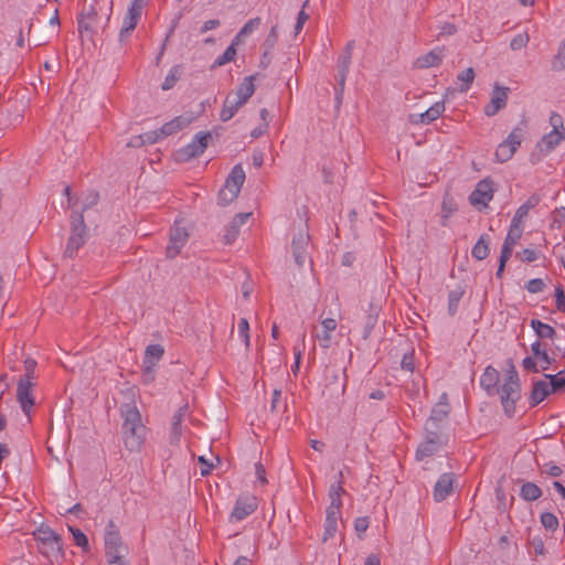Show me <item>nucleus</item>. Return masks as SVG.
<instances>
[{"instance_id": "obj_1", "label": "nucleus", "mask_w": 565, "mask_h": 565, "mask_svg": "<svg viewBox=\"0 0 565 565\" xmlns=\"http://www.w3.org/2000/svg\"><path fill=\"white\" fill-rule=\"evenodd\" d=\"M122 418L121 434L126 449L140 451L146 440V426L135 404L128 403L120 407Z\"/></svg>"}, {"instance_id": "obj_2", "label": "nucleus", "mask_w": 565, "mask_h": 565, "mask_svg": "<svg viewBox=\"0 0 565 565\" xmlns=\"http://www.w3.org/2000/svg\"><path fill=\"white\" fill-rule=\"evenodd\" d=\"M340 479L332 483L329 489L330 504L326 510V520L323 525L322 541L327 542L334 537L338 532L339 523L342 520V495L345 490L342 486V473H339Z\"/></svg>"}, {"instance_id": "obj_3", "label": "nucleus", "mask_w": 565, "mask_h": 565, "mask_svg": "<svg viewBox=\"0 0 565 565\" xmlns=\"http://www.w3.org/2000/svg\"><path fill=\"white\" fill-rule=\"evenodd\" d=\"M504 413L511 417L515 413V404L521 398V383L516 371L511 370L503 384L499 387L498 393Z\"/></svg>"}, {"instance_id": "obj_4", "label": "nucleus", "mask_w": 565, "mask_h": 565, "mask_svg": "<svg viewBox=\"0 0 565 565\" xmlns=\"http://www.w3.org/2000/svg\"><path fill=\"white\" fill-rule=\"evenodd\" d=\"M38 547L46 558L56 561L63 556L61 537L50 526L41 525L33 532Z\"/></svg>"}, {"instance_id": "obj_5", "label": "nucleus", "mask_w": 565, "mask_h": 565, "mask_svg": "<svg viewBox=\"0 0 565 565\" xmlns=\"http://www.w3.org/2000/svg\"><path fill=\"white\" fill-rule=\"evenodd\" d=\"M524 137V129L520 126L514 127L508 137L499 143L494 156L495 160L500 163L509 161L516 149L520 147Z\"/></svg>"}, {"instance_id": "obj_6", "label": "nucleus", "mask_w": 565, "mask_h": 565, "mask_svg": "<svg viewBox=\"0 0 565 565\" xmlns=\"http://www.w3.org/2000/svg\"><path fill=\"white\" fill-rule=\"evenodd\" d=\"M189 241V232L182 221L175 220L170 230L169 242L166 249L168 258H175L186 245Z\"/></svg>"}, {"instance_id": "obj_7", "label": "nucleus", "mask_w": 565, "mask_h": 565, "mask_svg": "<svg viewBox=\"0 0 565 565\" xmlns=\"http://www.w3.org/2000/svg\"><path fill=\"white\" fill-rule=\"evenodd\" d=\"M258 508V500L253 494L239 495L234 504V508L228 515L230 523H237L245 520L247 516L253 514Z\"/></svg>"}, {"instance_id": "obj_8", "label": "nucleus", "mask_w": 565, "mask_h": 565, "mask_svg": "<svg viewBox=\"0 0 565 565\" xmlns=\"http://www.w3.org/2000/svg\"><path fill=\"white\" fill-rule=\"evenodd\" d=\"M86 227L82 214L73 216L72 221V233L68 237L65 255L72 257L78 248L85 243Z\"/></svg>"}, {"instance_id": "obj_9", "label": "nucleus", "mask_w": 565, "mask_h": 565, "mask_svg": "<svg viewBox=\"0 0 565 565\" xmlns=\"http://www.w3.org/2000/svg\"><path fill=\"white\" fill-rule=\"evenodd\" d=\"M494 188L490 179L479 181L475 190L469 195V202L477 209L487 207L489 202L493 199Z\"/></svg>"}, {"instance_id": "obj_10", "label": "nucleus", "mask_w": 565, "mask_h": 565, "mask_svg": "<svg viewBox=\"0 0 565 565\" xmlns=\"http://www.w3.org/2000/svg\"><path fill=\"white\" fill-rule=\"evenodd\" d=\"M34 383L31 381L29 375H23L18 381L17 386V398L23 413L30 417L31 409L34 405V397L32 395V387Z\"/></svg>"}, {"instance_id": "obj_11", "label": "nucleus", "mask_w": 565, "mask_h": 565, "mask_svg": "<svg viewBox=\"0 0 565 565\" xmlns=\"http://www.w3.org/2000/svg\"><path fill=\"white\" fill-rule=\"evenodd\" d=\"M211 138V132H198L192 141L179 151V156L185 160L201 156L207 148Z\"/></svg>"}, {"instance_id": "obj_12", "label": "nucleus", "mask_w": 565, "mask_h": 565, "mask_svg": "<svg viewBox=\"0 0 565 565\" xmlns=\"http://www.w3.org/2000/svg\"><path fill=\"white\" fill-rule=\"evenodd\" d=\"M142 13V1L132 0L128 11L125 15L122 26L119 33L120 41H124L126 36L136 28Z\"/></svg>"}, {"instance_id": "obj_13", "label": "nucleus", "mask_w": 565, "mask_h": 565, "mask_svg": "<svg viewBox=\"0 0 565 565\" xmlns=\"http://www.w3.org/2000/svg\"><path fill=\"white\" fill-rule=\"evenodd\" d=\"M121 537L113 522L107 525L105 533V552L108 558L122 557L120 555Z\"/></svg>"}, {"instance_id": "obj_14", "label": "nucleus", "mask_w": 565, "mask_h": 565, "mask_svg": "<svg viewBox=\"0 0 565 565\" xmlns=\"http://www.w3.org/2000/svg\"><path fill=\"white\" fill-rule=\"evenodd\" d=\"M337 327L338 322L335 319L326 318L321 321V330L315 331L312 338L319 342L322 349H329L332 344V338Z\"/></svg>"}, {"instance_id": "obj_15", "label": "nucleus", "mask_w": 565, "mask_h": 565, "mask_svg": "<svg viewBox=\"0 0 565 565\" xmlns=\"http://www.w3.org/2000/svg\"><path fill=\"white\" fill-rule=\"evenodd\" d=\"M552 394L554 393L551 390L550 381L545 376L542 380L534 381L532 384V391L529 396L530 406H537Z\"/></svg>"}, {"instance_id": "obj_16", "label": "nucleus", "mask_w": 565, "mask_h": 565, "mask_svg": "<svg viewBox=\"0 0 565 565\" xmlns=\"http://www.w3.org/2000/svg\"><path fill=\"white\" fill-rule=\"evenodd\" d=\"M98 17H97V10L96 8L90 4L88 6L81 17L78 18V31L81 33L84 32H96L99 28Z\"/></svg>"}, {"instance_id": "obj_17", "label": "nucleus", "mask_w": 565, "mask_h": 565, "mask_svg": "<svg viewBox=\"0 0 565 565\" xmlns=\"http://www.w3.org/2000/svg\"><path fill=\"white\" fill-rule=\"evenodd\" d=\"M508 100V88L495 86L489 104L484 107V114L488 117L494 116L499 110L505 107Z\"/></svg>"}, {"instance_id": "obj_18", "label": "nucleus", "mask_w": 565, "mask_h": 565, "mask_svg": "<svg viewBox=\"0 0 565 565\" xmlns=\"http://www.w3.org/2000/svg\"><path fill=\"white\" fill-rule=\"evenodd\" d=\"M455 475L450 472L443 473L434 487V499L437 502L445 500L454 489Z\"/></svg>"}, {"instance_id": "obj_19", "label": "nucleus", "mask_w": 565, "mask_h": 565, "mask_svg": "<svg viewBox=\"0 0 565 565\" xmlns=\"http://www.w3.org/2000/svg\"><path fill=\"white\" fill-rule=\"evenodd\" d=\"M524 231V225L515 221H511L508 234L502 245L501 253L511 256L514 246L518 244Z\"/></svg>"}, {"instance_id": "obj_20", "label": "nucleus", "mask_w": 565, "mask_h": 565, "mask_svg": "<svg viewBox=\"0 0 565 565\" xmlns=\"http://www.w3.org/2000/svg\"><path fill=\"white\" fill-rule=\"evenodd\" d=\"M564 139L565 134L552 129L537 141L536 149L541 153L547 154L552 152Z\"/></svg>"}, {"instance_id": "obj_21", "label": "nucleus", "mask_w": 565, "mask_h": 565, "mask_svg": "<svg viewBox=\"0 0 565 565\" xmlns=\"http://www.w3.org/2000/svg\"><path fill=\"white\" fill-rule=\"evenodd\" d=\"M500 374L497 369L489 365L484 369L480 376V386L486 391L489 396L498 393V383Z\"/></svg>"}, {"instance_id": "obj_22", "label": "nucleus", "mask_w": 565, "mask_h": 565, "mask_svg": "<svg viewBox=\"0 0 565 565\" xmlns=\"http://www.w3.org/2000/svg\"><path fill=\"white\" fill-rule=\"evenodd\" d=\"M254 79L255 77L253 75L246 76L238 85L236 90L230 93L228 95L234 97V99L238 100L242 105H245L255 93Z\"/></svg>"}, {"instance_id": "obj_23", "label": "nucleus", "mask_w": 565, "mask_h": 565, "mask_svg": "<svg viewBox=\"0 0 565 565\" xmlns=\"http://www.w3.org/2000/svg\"><path fill=\"white\" fill-rule=\"evenodd\" d=\"M309 236L306 233H299L292 238V255L298 266H302L306 260V248L308 245Z\"/></svg>"}, {"instance_id": "obj_24", "label": "nucleus", "mask_w": 565, "mask_h": 565, "mask_svg": "<svg viewBox=\"0 0 565 565\" xmlns=\"http://www.w3.org/2000/svg\"><path fill=\"white\" fill-rule=\"evenodd\" d=\"M249 216V213H241L234 216L228 227L225 230L223 237L225 244H232L236 239L241 226L246 223Z\"/></svg>"}, {"instance_id": "obj_25", "label": "nucleus", "mask_w": 565, "mask_h": 565, "mask_svg": "<svg viewBox=\"0 0 565 565\" xmlns=\"http://www.w3.org/2000/svg\"><path fill=\"white\" fill-rule=\"evenodd\" d=\"M164 349L161 344H150L145 350L142 360L143 367L148 370L154 369L158 362L162 359Z\"/></svg>"}, {"instance_id": "obj_26", "label": "nucleus", "mask_w": 565, "mask_h": 565, "mask_svg": "<svg viewBox=\"0 0 565 565\" xmlns=\"http://www.w3.org/2000/svg\"><path fill=\"white\" fill-rule=\"evenodd\" d=\"M440 440L436 434H433L431 437H428L424 440L416 450V459L423 460L426 457L433 456L439 449Z\"/></svg>"}, {"instance_id": "obj_27", "label": "nucleus", "mask_w": 565, "mask_h": 565, "mask_svg": "<svg viewBox=\"0 0 565 565\" xmlns=\"http://www.w3.org/2000/svg\"><path fill=\"white\" fill-rule=\"evenodd\" d=\"M541 202V195L540 194H536V193H533L531 194L526 201L524 203H522L518 210L515 211V214L512 218V221H515L518 223H521L523 224L529 212L536 207Z\"/></svg>"}, {"instance_id": "obj_28", "label": "nucleus", "mask_w": 565, "mask_h": 565, "mask_svg": "<svg viewBox=\"0 0 565 565\" xmlns=\"http://www.w3.org/2000/svg\"><path fill=\"white\" fill-rule=\"evenodd\" d=\"M245 181V171L241 164H235L228 174L224 186L241 192Z\"/></svg>"}, {"instance_id": "obj_29", "label": "nucleus", "mask_w": 565, "mask_h": 565, "mask_svg": "<svg viewBox=\"0 0 565 565\" xmlns=\"http://www.w3.org/2000/svg\"><path fill=\"white\" fill-rule=\"evenodd\" d=\"M242 106L243 105L238 100H235L234 97L227 95L220 113V119L224 122L228 121L237 114Z\"/></svg>"}, {"instance_id": "obj_30", "label": "nucleus", "mask_w": 565, "mask_h": 565, "mask_svg": "<svg viewBox=\"0 0 565 565\" xmlns=\"http://www.w3.org/2000/svg\"><path fill=\"white\" fill-rule=\"evenodd\" d=\"M444 111L445 103L443 100L436 102L426 111L422 113L419 115V120H416L415 122L430 124L434 120L438 119Z\"/></svg>"}, {"instance_id": "obj_31", "label": "nucleus", "mask_w": 565, "mask_h": 565, "mask_svg": "<svg viewBox=\"0 0 565 565\" xmlns=\"http://www.w3.org/2000/svg\"><path fill=\"white\" fill-rule=\"evenodd\" d=\"M531 351L534 355V359L537 360L536 362L540 364V369L542 371L548 370L552 363V359L550 358L546 349L542 348V344L539 340L531 344Z\"/></svg>"}, {"instance_id": "obj_32", "label": "nucleus", "mask_w": 565, "mask_h": 565, "mask_svg": "<svg viewBox=\"0 0 565 565\" xmlns=\"http://www.w3.org/2000/svg\"><path fill=\"white\" fill-rule=\"evenodd\" d=\"M441 52L438 50H433L429 53L419 56L416 61V64L420 68H428L439 65L441 63Z\"/></svg>"}, {"instance_id": "obj_33", "label": "nucleus", "mask_w": 565, "mask_h": 565, "mask_svg": "<svg viewBox=\"0 0 565 565\" xmlns=\"http://www.w3.org/2000/svg\"><path fill=\"white\" fill-rule=\"evenodd\" d=\"M353 42L347 44L344 52L339 57L340 65V85H344L345 76L349 72V66L351 62Z\"/></svg>"}, {"instance_id": "obj_34", "label": "nucleus", "mask_w": 565, "mask_h": 565, "mask_svg": "<svg viewBox=\"0 0 565 565\" xmlns=\"http://www.w3.org/2000/svg\"><path fill=\"white\" fill-rule=\"evenodd\" d=\"M530 324H531L532 329L534 330L535 334L540 339H551L552 340L555 335L554 328L547 323L542 322L541 320L532 319Z\"/></svg>"}, {"instance_id": "obj_35", "label": "nucleus", "mask_w": 565, "mask_h": 565, "mask_svg": "<svg viewBox=\"0 0 565 565\" xmlns=\"http://www.w3.org/2000/svg\"><path fill=\"white\" fill-rule=\"evenodd\" d=\"M545 377L550 381L551 390L554 394L565 392V369L556 374H545Z\"/></svg>"}, {"instance_id": "obj_36", "label": "nucleus", "mask_w": 565, "mask_h": 565, "mask_svg": "<svg viewBox=\"0 0 565 565\" xmlns=\"http://www.w3.org/2000/svg\"><path fill=\"white\" fill-rule=\"evenodd\" d=\"M186 125H188V120L185 118H183L181 116L175 117L172 120L166 122L160 128L161 135H164L166 137L173 135V134L178 132L179 130H181L182 128H184Z\"/></svg>"}, {"instance_id": "obj_37", "label": "nucleus", "mask_w": 565, "mask_h": 565, "mask_svg": "<svg viewBox=\"0 0 565 565\" xmlns=\"http://www.w3.org/2000/svg\"><path fill=\"white\" fill-rule=\"evenodd\" d=\"M489 250V241L487 239V236L482 235L472 247L471 255L478 260H483L488 257Z\"/></svg>"}, {"instance_id": "obj_38", "label": "nucleus", "mask_w": 565, "mask_h": 565, "mask_svg": "<svg viewBox=\"0 0 565 565\" xmlns=\"http://www.w3.org/2000/svg\"><path fill=\"white\" fill-rule=\"evenodd\" d=\"M260 25V18H254L248 20L239 32L235 35L234 44L242 43L243 39L249 34H252L258 26Z\"/></svg>"}, {"instance_id": "obj_39", "label": "nucleus", "mask_w": 565, "mask_h": 565, "mask_svg": "<svg viewBox=\"0 0 565 565\" xmlns=\"http://www.w3.org/2000/svg\"><path fill=\"white\" fill-rule=\"evenodd\" d=\"M475 79V71L472 67H468L457 75L458 89L461 93L467 92Z\"/></svg>"}, {"instance_id": "obj_40", "label": "nucleus", "mask_w": 565, "mask_h": 565, "mask_svg": "<svg viewBox=\"0 0 565 565\" xmlns=\"http://www.w3.org/2000/svg\"><path fill=\"white\" fill-rule=\"evenodd\" d=\"M189 409L188 403L179 407V409L172 416L171 430L174 437H179L181 435V425L184 419V416Z\"/></svg>"}, {"instance_id": "obj_41", "label": "nucleus", "mask_w": 565, "mask_h": 565, "mask_svg": "<svg viewBox=\"0 0 565 565\" xmlns=\"http://www.w3.org/2000/svg\"><path fill=\"white\" fill-rule=\"evenodd\" d=\"M236 45L237 44H234V40H233L231 45L224 51V53L214 60L212 67L213 68L221 67V66L234 61L235 56H236Z\"/></svg>"}, {"instance_id": "obj_42", "label": "nucleus", "mask_w": 565, "mask_h": 565, "mask_svg": "<svg viewBox=\"0 0 565 565\" xmlns=\"http://www.w3.org/2000/svg\"><path fill=\"white\" fill-rule=\"evenodd\" d=\"M542 495L541 489L532 482H526L521 488V497L526 501L537 500Z\"/></svg>"}, {"instance_id": "obj_43", "label": "nucleus", "mask_w": 565, "mask_h": 565, "mask_svg": "<svg viewBox=\"0 0 565 565\" xmlns=\"http://www.w3.org/2000/svg\"><path fill=\"white\" fill-rule=\"evenodd\" d=\"M180 75H181V70H180L179 65L171 67L161 85V88L163 90L171 89L175 85V83L179 81Z\"/></svg>"}, {"instance_id": "obj_44", "label": "nucleus", "mask_w": 565, "mask_h": 565, "mask_svg": "<svg viewBox=\"0 0 565 565\" xmlns=\"http://www.w3.org/2000/svg\"><path fill=\"white\" fill-rule=\"evenodd\" d=\"M237 333L238 337L245 344V348L248 350L250 347V337H249V323L246 318H242L237 324Z\"/></svg>"}, {"instance_id": "obj_45", "label": "nucleus", "mask_w": 565, "mask_h": 565, "mask_svg": "<svg viewBox=\"0 0 565 565\" xmlns=\"http://www.w3.org/2000/svg\"><path fill=\"white\" fill-rule=\"evenodd\" d=\"M238 194L239 193L236 192L235 190L223 186L220 190L218 195H217L218 204L224 205V206L228 205L238 196Z\"/></svg>"}, {"instance_id": "obj_46", "label": "nucleus", "mask_w": 565, "mask_h": 565, "mask_svg": "<svg viewBox=\"0 0 565 565\" xmlns=\"http://www.w3.org/2000/svg\"><path fill=\"white\" fill-rule=\"evenodd\" d=\"M448 405L445 402H439L433 409L430 414V420L439 422L447 417L448 415Z\"/></svg>"}, {"instance_id": "obj_47", "label": "nucleus", "mask_w": 565, "mask_h": 565, "mask_svg": "<svg viewBox=\"0 0 565 565\" xmlns=\"http://www.w3.org/2000/svg\"><path fill=\"white\" fill-rule=\"evenodd\" d=\"M541 523L550 531H555L558 527V519L551 512H544L541 514Z\"/></svg>"}, {"instance_id": "obj_48", "label": "nucleus", "mask_w": 565, "mask_h": 565, "mask_svg": "<svg viewBox=\"0 0 565 565\" xmlns=\"http://www.w3.org/2000/svg\"><path fill=\"white\" fill-rule=\"evenodd\" d=\"M530 41V36L526 32H522L516 34L510 42V47L513 51H519L524 49Z\"/></svg>"}, {"instance_id": "obj_49", "label": "nucleus", "mask_w": 565, "mask_h": 565, "mask_svg": "<svg viewBox=\"0 0 565 565\" xmlns=\"http://www.w3.org/2000/svg\"><path fill=\"white\" fill-rule=\"evenodd\" d=\"M70 531L73 535L74 542L77 546L82 547L83 550L88 548V540L84 532H82L79 529L70 527Z\"/></svg>"}, {"instance_id": "obj_50", "label": "nucleus", "mask_w": 565, "mask_h": 565, "mask_svg": "<svg viewBox=\"0 0 565 565\" xmlns=\"http://www.w3.org/2000/svg\"><path fill=\"white\" fill-rule=\"evenodd\" d=\"M565 224V207L555 209L552 213V227L561 228Z\"/></svg>"}, {"instance_id": "obj_51", "label": "nucleus", "mask_w": 565, "mask_h": 565, "mask_svg": "<svg viewBox=\"0 0 565 565\" xmlns=\"http://www.w3.org/2000/svg\"><path fill=\"white\" fill-rule=\"evenodd\" d=\"M166 137L164 135H161V129L150 132H145L142 135L137 136V139L145 143H154L159 139Z\"/></svg>"}, {"instance_id": "obj_52", "label": "nucleus", "mask_w": 565, "mask_h": 565, "mask_svg": "<svg viewBox=\"0 0 565 565\" xmlns=\"http://www.w3.org/2000/svg\"><path fill=\"white\" fill-rule=\"evenodd\" d=\"M544 287H545V284L541 278H533V279L529 280L525 286L526 290L530 294H539V292L543 291Z\"/></svg>"}, {"instance_id": "obj_53", "label": "nucleus", "mask_w": 565, "mask_h": 565, "mask_svg": "<svg viewBox=\"0 0 565 565\" xmlns=\"http://www.w3.org/2000/svg\"><path fill=\"white\" fill-rule=\"evenodd\" d=\"M550 124L553 130H558L559 132L562 131L563 134H565L563 117L558 113L551 114Z\"/></svg>"}, {"instance_id": "obj_54", "label": "nucleus", "mask_w": 565, "mask_h": 565, "mask_svg": "<svg viewBox=\"0 0 565 565\" xmlns=\"http://www.w3.org/2000/svg\"><path fill=\"white\" fill-rule=\"evenodd\" d=\"M455 211H456V206H455L454 202L451 200L445 198L441 203V217L444 220H447L452 215V213Z\"/></svg>"}, {"instance_id": "obj_55", "label": "nucleus", "mask_w": 565, "mask_h": 565, "mask_svg": "<svg viewBox=\"0 0 565 565\" xmlns=\"http://www.w3.org/2000/svg\"><path fill=\"white\" fill-rule=\"evenodd\" d=\"M522 366L527 372L537 373V372L542 371L540 369V364L536 362V360L533 356H525L522 360Z\"/></svg>"}, {"instance_id": "obj_56", "label": "nucleus", "mask_w": 565, "mask_h": 565, "mask_svg": "<svg viewBox=\"0 0 565 565\" xmlns=\"http://www.w3.org/2000/svg\"><path fill=\"white\" fill-rule=\"evenodd\" d=\"M273 412H279L280 408H285L286 405L281 401V391L275 388L271 396V404H270Z\"/></svg>"}, {"instance_id": "obj_57", "label": "nucleus", "mask_w": 565, "mask_h": 565, "mask_svg": "<svg viewBox=\"0 0 565 565\" xmlns=\"http://www.w3.org/2000/svg\"><path fill=\"white\" fill-rule=\"evenodd\" d=\"M555 302L557 310L565 312V292L562 286L555 287Z\"/></svg>"}, {"instance_id": "obj_58", "label": "nucleus", "mask_w": 565, "mask_h": 565, "mask_svg": "<svg viewBox=\"0 0 565 565\" xmlns=\"http://www.w3.org/2000/svg\"><path fill=\"white\" fill-rule=\"evenodd\" d=\"M370 526V521L366 516L358 518L354 521V530L358 533L359 537L362 536L366 532Z\"/></svg>"}, {"instance_id": "obj_59", "label": "nucleus", "mask_w": 565, "mask_h": 565, "mask_svg": "<svg viewBox=\"0 0 565 565\" xmlns=\"http://www.w3.org/2000/svg\"><path fill=\"white\" fill-rule=\"evenodd\" d=\"M308 4V0L305 1L303 6H302V9H305V7ZM309 19V15L305 12V10H301L299 13H298V18H297V22H296V25H295V33L298 34L305 23L307 22V20Z\"/></svg>"}, {"instance_id": "obj_60", "label": "nucleus", "mask_w": 565, "mask_h": 565, "mask_svg": "<svg viewBox=\"0 0 565 565\" xmlns=\"http://www.w3.org/2000/svg\"><path fill=\"white\" fill-rule=\"evenodd\" d=\"M552 67L557 71L565 68V49L559 50V52L554 56Z\"/></svg>"}, {"instance_id": "obj_61", "label": "nucleus", "mask_w": 565, "mask_h": 565, "mask_svg": "<svg viewBox=\"0 0 565 565\" xmlns=\"http://www.w3.org/2000/svg\"><path fill=\"white\" fill-rule=\"evenodd\" d=\"M401 366L403 370H405L407 372H413L415 369L414 354L413 353L404 354V356L401 361Z\"/></svg>"}, {"instance_id": "obj_62", "label": "nucleus", "mask_w": 565, "mask_h": 565, "mask_svg": "<svg viewBox=\"0 0 565 565\" xmlns=\"http://www.w3.org/2000/svg\"><path fill=\"white\" fill-rule=\"evenodd\" d=\"M539 258V253L531 248H525L522 252V260L532 263Z\"/></svg>"}, {"instance_id": "obj_63", "label": "nucleus", "mask_w": 565, "mask_h": 565, "mask_svg": "<svg viewBox=\"0 0 565 565\" xmlns=\"http://www.w3.org/2000/svg\"><path fill=\"white\" fill-rule=\"evenodd\" d=\"M220 26V21L216 19H211L205 21L201 26V33H205L207 31L214 30Z\"/></svg>"}, {"instance_id": "obj_64", "label": "nucleus", "mask_w": 565, "mask_h": 565, "mask_svg": "<svg viewBox=\"0 0 565 565\" xmlns=\"http://www.w3.org/2000/svg\"><path fill=\"white\" fill-rule=\"evenodd\" d=\"M35 366H36L35 360L26 359L24 361V369H25V374L24 375H29L30 379L32 380V374L34 372Z\"/></svg>"}]
</instances>
